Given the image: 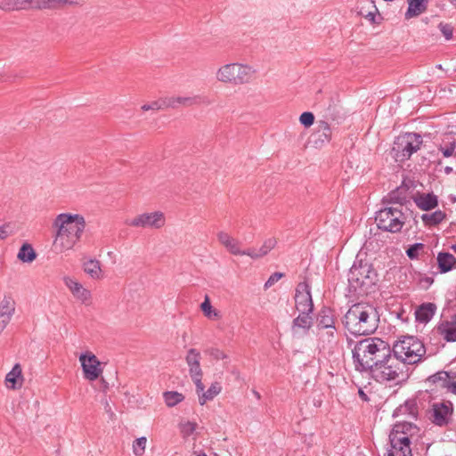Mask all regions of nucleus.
<instances>
[{
    "mask_svg": "<svg viewBox=\"0 0 456 456\" xmlns=\"http://www.w3.org/2000/svg\"><path fill=\"white\" fill-rule=\"evenodd\" d=\"M375 220L379 229L389 232H398L402 230L406 217L401 208L387 207L376 213Z\"/></svg>",
    "mask_w": 456,
    "mask_h": 456,
    "instance_id": "nucleus-5",
    "label": "nucleus"
},
{
    "mask_svg": "<svg viewBox=\"0 0 456 456\" xmlns=\"http://www.w3.org/2000/svg\"><path fill=\"white\" fill-rule=\"evenodd\" d=\"M436 305L434 303L422 304L415 312L416 320L421 323L428 322L434 316Z\"/></svg>",
    "mask_w": 456,
    "mask_h": 456,
    "instance_id": "nucleus-23",
    "label": "nucleus"
},
{
    "mask_svg": "<svg viewBox=\"0 0 456 456\" xmlns=\"http://www.w3.org/2000/svg\"><path fill=\"white\" fill-rule=\"evenodd\" d=\"M397 362L415 364L423 360L426 348L423 343L415 337L405 336L395 342L392 350Z\"/></svg>",
    "mask_w": 456,
    "mask_h": 456,
    "instance_id": "nucleus-3",
    "label": "nucleus"
},
{
    "mask_svg": "<svg viewBox=\"0 0 456 456\" xmlns=\"http://www.w3.org/2000/svg\"><path fill=\"white\" fill-rule=\"evenodd\" d=\"M439 29L446 40H451L453 35V28L450 24H439Z\"/></svg>",
    "mask_w": 456,
    "mask_h": 456,
    "instance_id": "nucleus-46",
    "label": "nucleus"
},
{
    "mask_svg": "<svg viewBox=\"0 0 456 456\" xmlns=\"http://www.w3.org/2000/svg\"><path fill=\"white\" fill-rule=\"evenodd\" d=\"M11 370H21V366L20 363H15Z\"/></svg>",
    "mask_w": 456,
    "mask_h": 456,
    "instance_id": "nucleus-63",
    "label": "nucleus"
},
{
    "mask_svg": "<svg viewBox=\"0 0 456 456\" xmlns=\"http://www.w3.org/2000/svg\"><path fill=\"white\" fill-rule=\"evenodd\" d=\"M218 81L236 85L235 63H229L222 66L216 72Z\"/></svg>",
    "mask_w": 456,
    "mask_h": 456,
    "instance_id": "nucleus-22",
    "label": "nucleus"
},
{
    "mask_svg": "<svg viewBox=\"0 0 456 456\" xmlns=\"http://www.w3.org/2000/svg\"><path fill=\"white\" fill-rule=\"evenodd\" d=\"M295 304L297 310L301 314H313L314 303L310 286L303 281L297 284L295 293Z\"/></svg>",
    "mask_w": 456,
    "mask_h": 456,
    "instance_id": "nucleus-10",
    "label": "nucleus"
},
{
    "mask_svg": "<svg viewBox=\"0 0 456 456\" xmlns=\"http://www.w3.org/2000/svg\"><path fill=\"white\" fill-rule=\"evenodd\" d=\"M443 372H436L434 375H431L430 377H428V382H432V383H436L438 380H442V378L439 376ZM444 379H443V380Z\"/></svg>",
    "mask_w": 456,
    "mask_h": 456,
    "instance_id": "nucleus-57",
    "label": "nucleus"
},
{
    "mask_svg": "<svg viewBox=\"0 0 456 456\" xmlns=\"http://www.w3.org/2000/svg\"><path fill=\"white\" fill-rule=\"evenodd\" d=\"M17 257L23 263H31L37 258V253L30 244L24 243L20 247Z\"/></svg>",
    "mask_w": 456,
    "mask_h": 456,
    "instance_id": "nucleus-30",
    "label": "nucleus"
},
{
    "mask_svg": "<svg viewBox=\"0 0 456 456\" xmlns=\"http://www.w3.org/2000/svg\"><path fill=\"white\" fill-rule=\"evenodd\" d=\"M200 376L201 372H195L193 379L196 383L199 403L200 405H204L208 401L213 400L221 392L222 387L218 382H215L206 392H204V385L201 382Z\"/></svg>",
    "mask_w": 456,
    "mask_h": 456,
    "instance_id": "nucleus-14",
    "label": "nucleus"
},
{
    "mask_svg": "<svg viewBox=\"0 0 456 456\" xmlns=\"http://www.w3.org/2000/svg\"><path fill=\"white\" fill-rule=\"evenodd\" d=\"M453 406L450 401L436 403L432 405V421L439 427L446 426L452 418Z\"/></svg>",
    "mask_w": 456,
    "mask_h": 456,
    "instance_id": "nucleus-12",
    "label": "nucleus"
},
{
    "mask_svg": "<svg viewBox=\"0 0 456 456\" xmlns=\"http://www.w3.org/2000/svg\"><path fill=\"white\" fill-rule=\"evenodd\" d=\"M384 202L400 204L401 206L406 201L405 191L397 188L390 191L384 199Z\"/></svg>",
    "mask_w": 456,
    "mask_h": 456,
    "instance_id": "nucleus-32",
    "label": "nucleus"
},
{
    "mask_svg": "<svg viewBox=\"0 0 456 456\" xmlns=\"http://www.w3.org/2000/svg\"><path fill=\"white\" fill-rule=\"evenodd\" d=\"M224 354L222 352H220L219 350H216V354H215V356L216 358L220 357V356H223Z\"/></svg>",
    "mask_w": 456,
    "mask_h": 456,
    "instance_id": "nucleus-64",
    "label": "nucleus"
},
{
    "mask_svg": "<svg viewBox=\"0 0 456 456\" xmlns=\"http://www.w3.org/2000/svg\"><path fill=\"white\" fill-rule=\"evenodd\" d=\"M147 438L141 436L133 442L132 449L135 456H142L145 452Z\"/></svg>",
    "mask_w": 456,
    "mask_h": 456,
    "instance_id": "nucleus-37",
    "label": "nucleus"
},
{
    "mask_svg": "<svg viewBox=\"0 0 456 456\" xmlns=\"http://www.w3.org/2000/svg\"><path fill=\"white\" fill-rule=\"evenodd\" d=\"M55 0H46L45 9L56 10Z\"/></svg>",
    "mask_w": 456,
    "mask_h": 456,
    "instance_id": "nucleus-60",
    "label": "nucleus"
},
{
    "mask_svg": "<svg viewBox=\"0 0 456 456\" xmlns=\"http://www.w3.org/2000/svg\"><path fill=\"white\" fill-rule=\"evenodd\" d=\"M64 283L77 300L86 305H91L92 295L90 290L85 289L81 283L70 277H65Z\"/></svg>",
    "mask_w": 456,
    "mask_h": 456,
    "instance_id": "nucleus-16",
    "label": "nucleus"
},
{
    "mask_svg": "<svg viewBox=\"0 0 456 456\" xmlns=\"http://www.w3.org/2000/svg\"><path fill=\"white\" fill-rule=\"evenodd\" d=\"M326 330H327V331L325 334L328 337V341L331 342L335 338V332H336L335 325H332V327L327 328Z\"/></svg>",
    "mask_w": 456,
    "mask_h": 456,
    "instance_id": "nucleus-56",
    "label": "nucleus"
},
{
    "mask_svg": "<svg viewBox=\"0 0 456 456\" xmlns=\"http://www.w3.org/2000/svg\"><path fill=\"white\" fill-rule=\"evenodd\" d=\"M46 0H31V9H45Z\"/></svg>",
    "mask_w": 456,
    "mask_h": 456,
    "instance_id": "nucleus-55",
    "label": "nucleus"
},
{
    "mask_svg": "<svg viewBox=\"0 0 456 456\" xmlns=\"http://www.w3.org/2000/svg\"><path fill=\"white\" fill-rule=\"evenodd\" d=\"M236 70V85L244 84L249 82L252 78L254 70L248 65L235 63Z\"/></svg>",
    "mask_w": 456,
    "mask_h": 456,
    "instance_id": "nucleus-26",
    "label": "nucleus"
},
{
    "mask_svg": "<svg viewBox=\"0 0 456 456\" xmlns=\"http://www.w3.org/2000/svg\"><path fill=\"white\" fill-rule=\"evenodd\" d=\"M373 275H375V272L371 268V265L361 261L359 265L354 263L350 268L348 281L350 282H356L357 284L363 285L365 284V281L368 279L372 281Z\"/></svg>",
    "mask_w": 456,
    "mask_h": 456,
    "instance_id": "nucleus-13",
    "label": "nucleus"
},
{
    "mask_svg": "<svg viewBox=\"0 0 456 456\" xmlns=\"http://www.w3.org/2000/svg\"><path fill=\"white\" fill-rule=\"evenodd\" d=\"M334 325V316L330 308H322L317 316V326L320 329L330 328Z\"/></svg>",
    "mask_w": 456,
    "mask_h": 456,
    "instance_id": "nucleus-27",
    "label": "nucleus"
},
{
    "mask_svg": "<svg viewBox=\"0 0 456 456\" xmlns=\"http://www.w3.org/2000/svg\"><path fill=\"white\" fill-rule=\"evenodd\" d=\"M238 256H248L254 259L261 257L259 250H256L254 248H248L247 250L240 249V253Z\"/></svg>",
    "mask_w": 456,
    "mask_h": 456,
    "instance_id": "nucleus-51",
    "label": "nucleus"
},
{
    "mask_svg": "<svg viewBox=\"0 0 456 456\" xmlns=\"http://www.w3.org/2000/svg\"><path fill=\"white\" fill-rule=\"evenodd\" d=\"M166 404L168 407L175 406L183 400V395L175 391L165 392L163 395Z\"/></svg>",
    "mask_w": 456,
    "mask_h": 456,
    "instance_id": "nucleus-34",
    "label": "nucleus"
},
{
    "mask_svg": "<svg viewBox=\"0 0 456 456\" xmlns=\"http://www.w3.org/2000/svg\"><path fill=\"white\" fill-rule=\"evenodd\" d=\"M53 227L56 230L53 247L56 251L63 252L72 248L80 240L86 221L80 215L62 213L55 217Z\"/></svg>",
    "mask_w": 456,
    "mask_h": 456,
    "instance_id": "nucleus-1",
    "label": "nucleus"
},
{
    "mask_svg": "<svg viewBox=\"0 0 456 456\" xmlns=\"http://www.w3.org/2000/svg\"><path fill=\"white\" fill-rule=\"evenodd\" d=\"M436 259L442 273L450 272L456 265V257L448 252H440Z\"/></svg>",
    "mask_w": 456,
    "mask_h": 456,
    "instance_id": "nucleus-25",
    "label": "nucleus"
},
{
    "mask_svg": "<svg viewBox=\"0 0 456 456\" xmlns=\"http://www.w3.org/2000/svg\"><path fill=\"white\" fill-rule=\"evenodd\" d=\"M13 233V226L12 223H4L0 225V240H5Z\"/></svg>",
    "mask_w": 456,
    "mask_h": 456,
    "instance_id": "nucleus-45",
    "label": "nucleus"
},
{
    "mask_svg": "<svg viewBox=\"0 0 456 456\" xmlns=\"http://www.w3.org/2000/svg\"><path fill=\"white\" fill-rule=\"evenodd\" d=\"M312 314H299L292 322L291 333L295 338H302L308 334L313 325Z\"/></svg>",
    "mask_w": 456,
    "mask_h": 456,
    "instance_id": "nucleus-15",
    "label": "nucleus"
},
{
    "mask_svg": "<svg viewBox=\"0 0 456 456\" xmlns=\"http://www.w3.org/2000/svg\"><path fill=\"white\" fill-rule=\"evenodd\" d=\"M422 138L417 133H405L397 136L394 142L393 152L396 160H404L419 150Z\"/></svg>",
    "mask_w": 456,
    "mask_h": 456,
    "instance_id": "nucleus-6",
    "label": "nucleus"
},
{
    "mask_svg": "<svg viewBox=\"0 0 456 456\" xmlns=\"http://www.w3.org/2000/svg\"><path fill=\"white\" fill-rule=\"evenodd\" d=\"M343 322L350 333L356 336H367L377 330L379 315L372 305L362 302L353 305L348 309Z\"/></svg>",
    "mask_w": 456,
    "mask_h": 456,
    "instance_id": "nucleus-2",
    "label": "nucleus"
},
{
    "mask_svg": "<svg viewBox=\"0 0 456 456\" xmlns=\"http://www.w3.org/2000/svg\"><path fill=\"white\" fill-rule=\"evenodd\" d=\"M200 309L208 319H217L219 317V313L212 308L208 296H206L205 300L201 303Z\"/></svg>",
    "mask_w": 456,
    "mask_h": 456,
    "instance_id": "nucleus-35",
    "label": "nucleus"
},
{
    "mask_svg": "<svg viewBox=\"0 0 456 456\" xmlns=\"http://www.w3.org/2000/svg\"><path fill=\"white\" fill-rule=\"evenodd\" d=\"M277 241L274 238L267 239L262 247L258 249L261 256H265L269 251H271L276 245Z\"/></svg>",
    "mask_w": 456,
    "mask_h": 456,
    "instance_id": "nucleus-43",
    "label": "nucleus"
},
{
    "mask_svg": "<svg viewBox=\"0 0 456 456\" xmlns=\"http://www.w3.org/2000/svg\"><path fill=\"white\" fill-rule=\"evenodd\" d=\"M299 121L304 126L309 127L314 122V115L310 111H305L300 115Z\"/></svg>",
    "mask_w": 456,
    "mask_h": 456,
    "instance_id": "nucleus-44",
    "label": "nucleus"
},
{
    "mask_svg": "<svg viewBox=\"0 0 456 456\" xmlns=\"http://www.w3.org/2000/svg\"><path fill=\"white\" fill-rule=\"evenodd\" d=\"M0 9L6 12L17 11L15 0H4L0 4Z\"/></svg>",
    "mask_w": 456,
    "mask_h": 456,
    "instance_id": "nucleus-49",
    "label": "nucleus"
},
{
    "mask_svg": "<svg viewBox=\"0 0 456 456\" xmlns=\"http://www.w3.org/2000/svg\"><path fill=\"white\" fill-rule=\"evenodd\" d=\"M415 408V403L412 401H406L404 404L400 405L397 411L402 412L409 411L411 414H414L413 410Z\"/></svg>",
    "mask_w": 456,
    "mask_h": 456,
    "instance_id": "nucleus-50",
    "label": "nucleus"
},
{
    "mask_svg": "<svg viewBox=\"0 0 456 456\" xmlns=\"http://www.w3.org/2000/svg\"><path fill=\"white\" fill-rule=\"evenodd\" d=\"M320 127L322 129H323L324 135L328 136V133L330 132V126H329V124L327 122H322L321 125H320Z\"/></svg>",
    "mask_w": 456,
    "mask_h": 456,
    "instance_id": "nucleus-59",
    "label": "nucleus"
},
{
    "mask_svg": "<svg viewBox=\"0 0 456 456\" xmlns=\"http://www.w3.org/2000/svg\"><path fill=\"white\" fill-rule=\"evenodd\" d=\"M165 109H167L166 106L165 97L160 98L159 100L155 101L151 103L144 104L142 106V110L144 111L151 110H165Z\"/></svg>",
    "mask_w": 456,
    "mask_h": 456,
    "instance_id": "nucleus-40",
    "label": "nucleus"
},
{
    "mask_svg": "<svg viewBox=\"0 0 456 456\" xmlns=\"http://www.w3.org/2000/svg\"><path fill=\"white\" fill-rule=\"evenodd\" d=\"M375 338L363 339L357 343L353 350V358L361 367V370H372L377 362H373V352L377 350Z\"/></svg>",
    "mask_w": 456,
    "mask_h": 456,
    "instance_id": "nucleus-7",
    "label": "nucleus"
},
{
    "mask_svg": "<svg viewBox=\"0 0 456 456\" xmlns=\"http://www.w3.org/2000/svg\"><path fill=\"white\" fill-rule=\"evenodd\" d=\"M102 373V372H84V378L93 384L99 379Z\"/></svg>",
    "mask_w": 456,
    "mask_h": 456,
    "instance_id": "nucleus-54",
    "label": "nucleus"
},
{
    "mask_svg": "<svg viewBox=\"0 0 456 456\" xmlns=\"http://www.w3.org/2000/svg\"><path fill=\"white\" fill-rule=\"evenodd\" d=\"M167 108L177 109L180 106H193V105H209L212 103L211 100L204 95L193 96H168L165 97Z\"/></svg>",
    "mask_w": 456,
    "mask_h": 456,
    "instance_id": "nucleus-11",
    "label": "nucleus"
},
{
    "mask_svg": "<svg viewBox=\"0 0 456 456\" xmlns=\"http://www.w3.org/2000/svg\"><path fill=\"white\" fill-rule=\"evenodd\" d=\"M197 424L191 421H186L180 425V431L183 437L191 436L196 430Z\"/></svg>",
    "mask_w": 456,
    "mask_h": 456,
    "instance_id": "nucleus-41",
    "label": "nucleus"
},
{
    "mask_svg": "<svg viewBox=\"0 0 456 456\" xmlns=\"http://www.w3.org/2000/svg\"><path fill=\"white\" fill-rule=\"evenodd\" d=\"M415 428L409 422L395 424L389 434L390 447L384 456H412L411 436Z\"/></svg>",
    "mask_w": 456,
    "mask_h": 456,
    "instance_id": "nucleus-4",
    "label": "nucleus"
},
{
    "mask_svg": "<svg viewBox=\"0 0 456 456\" xmlns=\"http://www.w3.org/2000/svg\"><path fill=\"white\" fill-rule=\"evenodd\" d=\"M366 18L371 21L372 23H377L376 21V14L370 12L367 15H366Z\"/></svg>",
    "mask_w": 456,
    "mask_h": 456,
    "instance_id": "nucleus-61",
    "label": "nucleus"
},
{
    "mask_svg": "<svg viewBox=\"0 0 456 456\" xmlns=\"http://www.w3.org/2000/svg\"><path fill=\"white\" fill-rule=\"evenodd\" d=\"M82 370H103L107 367L108 362L99 360L95 354L90 351H86L79 355Z\"/></svg>",
    "mask_w": 456,
    "mask_h": 456,
    "instance_id": "nucleus-18",
    "label": "nucleus"
},
{
    "mask_svg": "<svg viewBox=\"0 0 456 456\" xmlns=\"http://www.w3.org/2000/svg\"><path fill=\"white\" fill-rule=\"evenodd\" d=\"M165 216L160 211L143 213L133 219L126 220V224L143 229H159L164 226Z\"/></svg>",
    "mask_w": 456,
    "mask_h": 456,
    "instance_id": "nucleus-8",
    "label": "nucleus"
},
{
    "mask_svg": "<svg viewBox=\"0 0 456 456\" xmlns=\"http://www.w3.org/2000/svg\"><path fill=\"white\" fill-rule=\"evenodd\" d=\"M200 354L196 349H190L187 356L186 361L190 367V370H200Z\"/></svg>",
    "mask_w": 456,
    "mask_h": 456,
    "instance_id": "nucleus-33",
    "label": "nucleus"
},
{
    "mask_svg": "<svg viewBox=\"0 0 456 456\" xmlns=\"http://www.w3.org/2000/svg\"><path fill=\"white\" fill-rule=\"evenodd\" d=\"M17 11L31 9V0H15Z\"/></svg>",
    "mask_w": 456,
    "mask_h": 456,
    "instance_id": "nucleus-52",
    "label": "nucleus"
},
{
    "mask_svg": "<svg viewBox=\"0 0 456 456\" xmlns=\"http://www.w3.org/2000/svg\"><path fill=\"white\" fill-rule=\"evenodd\" d=\"M438 150L443 153L444 158H450L454 154L456 151V141L453 140L444 146L440 145Z\"/></svg>",
    "mask_w": 456,
    "mask_h": 456,
    "instance_id": "nucleus-42",
    "label": "nucleus"
},
{
    "mask_svg": "<svg viewBox=\"0 0 456 456\" xmlns=\"http://www.w3.org/2000/svg\"><path fill=\"white\" fill-rule=\"evenodd\" d=\"M424 248L425 245L423 243H414L407 248L406 255L411 260L418 259L419 253L422 252Z\"/></svg>",
    "mask_w": 456,
    "mask_h": 456,
    "instance_id": "nucleus-39",
    "label": "nucleus"
},
{
    "mask_svg": "<svg viewBox=\"0 0 456 456\" xmlns=\"http://www.w3.org/2000/svg\"><path fill=\"white\" fill-rule=\"evenodd\" d=\"M373 378L380 383H390L398 377V372H372Z\"/></svg>",
    "mask_w": 456,
    "mask_h": 456,
    "instance_id": "nucleus-38",
    "label": "nucleus"
},
{
    "mask_svg": "<svg viewBox=\"0 0 456 456\" xmlns=\"http://www.w3.org/2000/svg\"><path fill=\"white\" fill-rule=\"evenodd\" d=\"M219 242L232 255L238 256L240 253V241L225 232L217 233Z\"/></svg>",
    "mask_w": 456,
    "mask_h": 456,
    "instance_id": "nucleus-20",
    "label": "nucleus"
},
{
    "mask_svg": "<svg viewBox=\"0 0 456 456\" xmlns=\"http://www.w3.org/2000/svg\"><path fill=\"white\" fill-rule=\"evenodd\" d=\"M408 8L405 12V19L409 20L425 12L428 8V0H407Z\"/></svg>",
    "mask_w": 456,
    "mask_h": 456,
    "instance_id": "nucleus-21",
    "label": "nucleus"
},
{
    "mask_svg": "<svg viewBox=\"0 0 456 456\" xmlns=\"http://www.w3.org/2000/svg\"><path fill=\"white\" fill-rule=\"evenodd\" d=\"M56 10L62 9L66 5H77V2L73 0H55Z\"/></svg>",
    "mask_w": 456,
    "mask_h": 456,
    "instance_id": "nucleus-53",
    "label": "nucleus"
},
{
    "mask_svg": "<svg viewBox=\"0 0 456 456\" xmlns=\"http://www.w3.org/2000/svg\"><path fill=\"white\" fill-rule=\"evenodd\" d=\"M284 276V273H273L269 278L268 280L265 281V289H269L271 288L273 285H274L280 279H281L282 277Z\"/></svg>",
    "mask_w": 456,
    "mask_h": 456,
    "instance_id": "nucleus-47",
    "label": "nucleus"
},
{
    "mask_svg": "<svg viewBox=\"0 0 456 456\" xmlns=\"http://www.w3.org/2000/svg\"><path fill=\"white\" fill-rule=\"evenodd\" d=\"M109 382L107 381V379L102 375H100L99 379L93 383V387L95 389L106 391L109 388Z\"/></svg>",
    "mask_w": 456,
    "mask_h": 456,
    "instance_id": "nucleus-48",
    "label": "nucleus"
},
{
    "mask_svg": "<svg viewBox=\"0 0 456 456\" xmlns=\"http://www.w3.org/2000/svg\"><path fill=\"white\" fill-rule=\"evenodd\" d=\"M84 271L93 279L101 277L102 269L100 262L96 259H90L84 264Z\"/></svg>",
    "mask_w": 456,
    "mask_h": 456,
    "instance_id": "nucleus-31",
    "label": "nucleus"
},
{
    "mask_svg": "<svg viewBox=\"0 0 456 456\" xmlns=\"http://www.w3.org/2000/svg\"><path fill=\"white\" fill-rule=\"evenodd\" d=\"M15 313V301L10 295H4L0 302V334L10 322Z\"/></svg>",
    "mask_w": 456,
    "mask_h": 456,
    "instance_id": "nucleus-17",
    "label": "nucleus"
},
{
    "mask_svg": "<svg viewBox=\"0 0 456 456\" xmlns=\"http://www.w3.org/2000/svg\"><path fill=\"white\" fill-rule=\"evenodd\" d=\"M446 218V214L442 210H436L430 214H423L421 220L426 226H436Z\"/></svg>",
    "mask_w": 456,
    "mask_h": 456,
    "instance_id": "nucleus-28",
    "label": "nucleus"
},
{
    "mask_svg": "<svg viewBox=\"0 0 456 456\" xmlns=\"http://www.w3.org/2000/svg\"><path fill=\"white\" fill-rule=\"evenodd\" d=\"M358 395L360 396V398L364 401V402H369L370 401V398L368 397V395L364 393V391L362 390V388H359L358 389Z\"/></svg>",
    "mask_w": 456,
    "mask_h": 456,
    "instance_id": "nucleus-58",
    "label": "nucleus"
},
{
    "mask_svg": "<svg viewBox=\"0 0 456 456\" xmlns=\"http://www.w3.org/2000/svg\"><path fill=\"white\" fill-rule=\"evenodd\" d=\"M374 344L377 345V350L373 352V362H377L376 368L392 369L396 367L395 355L388 345L379 338H375Z\"/></svg>",
    "mask_w": 456,
    "mask_h": 456,
    "instance_id": "nucleus-9",
    "label": "nucleus"
},
{
    "mask_svg": "<svg viewBox=\"0 0 456 456\" xmlns=\"http://www.w3.org/2000/svg\"><path fill=\"white\" fill-rule=\"evenodd\" d=\"M452 171H453V169H452V167L447 166V167H444V173H445L446 175H450V174H452Z\"/></svg>",
    "mask_w": 456,
    "mask_h": 456,
    "instance_id": "nucleus-62",
    "label": "nucleus"
},
{
    "mask_svg": "<svg viewBox=\"0 0 456 456\" xmlns=\"http://www.w3.org/2000/svg\"><path fill=\"white\" fill-rule=\"evenodd\" d=\"M23 382L22 372H7L4 379L6 387L13 390L20 388Z\"/></svg>",
    "mask_w": 456,
    "mask_h": 456,
    "instance_id": "nucleus-29",
    "label": "nucleus"
},
{
    "mask_svg": "<svg viewBox=\"0 0 456 456\" xmlns=\"http://www.w3.org/2000/svg\"><path fill=\"white\" fill-rule=\"evenodd\" d=\"M413 201L423 211L432 210L438 206V198L433 192L418 193L413 197Z\"/></svg>",
    "mask_w": 456,
    "mask_h": 456,
    "instance_id": "nucleus-19",
    "label": "nucleus"
},
{
    "mask_svg": "<svg viewBox=\"0 0 456 456\" xmlns=\"http://www.w3.org/2000/svg\"><path fill=\"white\" fill-rule=\"evenodd\" d=\"M437 330L446 341H456V316L455 319L451 322L446 321L439 323Z\"/></svg>",
    "mask_w": 456,
    "mask_h": 456,
    "instance_id": "nucleus-24",
    "label": "nucleus"
},
{
    "mask_svg": "<svg viewBox=\"0 0 456 456\" xmlns=\"http://www.w3.org/2000/svg\"><path fill=\"white\" fill-rule=\"evenodd\" d=\"M444 374L445 375V378L443 380V387L447 388L451 393L456 395V375H452L456 374V372H444Z\"/></svg>",
    "mask_w": 456,
    "mask_h": 456,
    "instance_id": "nucleus-36",
    "label": "nucleus"
}]
</instances>
